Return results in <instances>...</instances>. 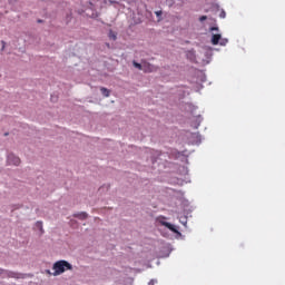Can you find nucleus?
<instances>
[{"label":"nucleus","mask_w":285,"mask_h":285,"mask_svg":"<svg viewBox=\"0 0 285 285\" xmlns=\"http://www.w3.org/2000/svg\"><path fill=\"white\" fill-rule=\"evenodd\" d=\"M220 40H222V35H219V33L213 35V37H212L213 46H218Z\"/></svg>","instance_id":"obj_6"},{"label":"nucleus","mask_w":285,"mask_h":285,"mask_svg":"<svg viewBox=\"0 0 285 285\" xmlns=\"http://www.w3.org/2000/svg\"><path fill=\"white\" fill-rule=\"evenodd\" d=\"M53 271L55 276L61 275L66 273V271H72V265L67 261H58L53 264Z\"/></svg>","instance_id":"obj_1"},{"label":"nucleus","mask_w":285,"mask_h":285,"mask_svg":"<svg viewBox=\"0 0 285 285\" xmlns=\"http://www.w3.org/2000/svg\"><path fill=\"white\" fill-rule=\"evenodd\" d=\"M157 17H161V11H156Z\"/></svg>","instance_id":"obj_14"},{"label":"nucleus","mask_w":285,"mask_h":285,"mask_svg":"<svg viewBox=\"0 0 285 285\" xmlns=\"http://www.w3.org/2000/svg\"><path fill=\"white\" fill-rule=\"evenodd\" d=\"M220 17H223V18L226 17V12H223V13L220 14Z\"/></svg>","instance_id":"obj_16"},{"label":"nucleus","mask_w":285,"mask_h":285,"mask_svg":"<svg viewBox=\"0 0 285 285\" xmlns=\"http://www.w3.org/2000/svg\"><path fill=\"white\" fill-rule=\"evenodd\" d=\"M7 161L9 166H19L21 164V159L13 154L8 155Z\"/></svg>","instance_id":"obj_4"},{"label":"nucleus","mask_w":285,"mask_h":285,"mask_svg":"<svg viewBox=\"0 0 285 285\" xmlns=\"http://www.w3.org/2000/svg\"><path fill=\"white\" fill-rule=\"evenodd\" d=\"M36 226H37V228H39V230H40L41 233H43V222H37V223H36Z\"/></svg>","instance_id":"obj_11"},{"label":"nucleus","mask_w":285,"mask_h":285,"mask_svg":"<svg viewBox=\"0 0 285 285\" xmlns=\"http://www.w3.org/2000/svg\"><path fill=\"white\" fill-rule=\"evenodd\" d=\"M155 70H157V67L150 65V62H142L144 72H155Z\"/></svg>","instance_id":"obj_5"},{"label":"nucleus","mask_w":285,"mask_h":285,"mask_svg":"<svg viewBox=\"0 0 285 285\" xmlns=\"http://www.w3.org/2000/svg\"><path fill=\"white\" fill-rule=\"evenodd\" d=\"M109 3H115V0H109Z\"/></svg>","instance_id":"obj_17"},{"label":"nucleus","mask_w":285,"mask_h":285,"mask_svg":"<svg viewBox=\"0 0 285 285\" xmlns=\"http://www.w3.org/2000/svg\"><path fill=\"white\" fill-rule=\"evenodd\" d=\"M206 19H208V17L202 16V17L199 18V21H200V22H204V21H206Z\"/></svg>","instance_id":"obj_13"},{"label":"nucleus","mask_w":285,"mask_h":285,"mask_svg":"<svg viewBox=\"0 0 285 285\" xmlns=\"http://www.w3.org/2000/svg\"><path fill=\"white\" fill-rule=\"evenodd\" d=\"M3 276V277H12L14 279H21L23 278V274H19V273H16V272H7L2 268H0V276Z\"/></svg>","instance_id":"obj_2"},{"label":"nucleus","mask_w":285,"mask_h":285,"mask_svg":"<svg viewBox=\"0 0 285 285\" xmlns=\"http://www.w3.org/2000/svg\"><path fill=\"white\" fill-rule=\"evenodd\" d=\"M218 43H219V46H226V43H228V39H226V38L222 39L220 38Z\"/></svg>","instance_id":"obj_12"},{"label":"nucleus","mask_w":285,"mask_h":285,"mask_svg":"<svg viewBox=\"0 0 285 285\" xmlns=\"http://www.w3.org/2000/svg\"><path fill=\"white\" fill-rule=\"evenodd\" d=\"M210 30H212V31H215V30H219V28H217V27H212Z\"/></svg>","instance_id":"obj_15"},{"label":"nucleus","mask_w":285,"mask_h":285,"mask_svg":"<svg viewBox=\"0 0 285 285\" xmlns=\"http://www.w3.org/2000/svg\"><path fill=\"white\" fill-rule=\"evenodd\" d=\"M75 217H78V219H88V214L86 212L76 214Z\"/></svg>","instance_id":"obj_8"},{"label":"nucleus","mask_w":285,"mask_h":285,"mask_svg":"<svg viewBox=\"0 0 285 285\" xmlns=\"http://www.w3.org/2000/svg\"><path fill=\"white\" fill-rule=\"evenodd\" d=\"M108 37L111 41H117V33L115 31L110 30Z\"/></svg>","instance_id":"obj_9"},{"label":"nucleus","mask_w":285,"mask_h":285,"mask_svg":"<svg viewBox=\"0 0 285 285\" xmlns=\"http://www.w3.org/2000/svg\"><path fill=\"white\" fill-rule=\"evenodd\" d=\"M100 92L104 97H110V91L106 87H101Z\"/></svg>","instance_id":"obj_7"},{"label":"nucleus","mask_w":285,"mask_h":285,"mask_svg":"<svg viewBox=\"0 0 285 285\" xmlns=\"http://www.w3.org/2000/svg\"><path fill=\"white\" fill-rule=\"evenodd\" d=\"M134 68H137L138 70H144V62L142 63H139L137 61H134Z\"/></svg>","instance_id":"obj_10"},{"label":"nucleus","mask_w":285,"mask_h":285,"mask_svg":"<svg viewBox=\"0 0 285 285\" xmlns=\"http://www.w3.org/2000/svg\"><path fill=\"white\" fill-rule=\"evenodd\" d=\"M149 285H155V283L151 281V282L149 283Z\"/></svg>","instance_id":"obj_18"},{"label":"nucleus","mask_w":285,"mask_h":285,"mask_svg":"<svg viewBox=\"0 0 285 285\" xmlns=\"http://www.w3.org/2000/svg\"><path fill=\"white\" fill-rule=\"evenodd\" d=\"M158 222L161 226H165L166 228H168V230H171V233H175V235H181V233H179V229H177L175 225L161 219H158Z\"/></svg>","instance_id":"obj_3"}]
</instances>
